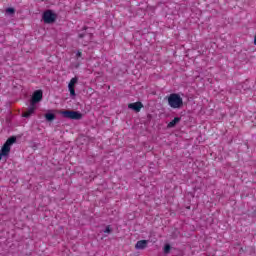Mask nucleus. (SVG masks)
Here are the masks:
<instances>
[{
	"mask_svg": "<svg viewBox=\"0 0 256 256\" xmlns=\"http://www.w3.org/2000/svg\"><path fill=\"white\" fill-rule=\"evenodd\" d=\"M166 99H167L168 105H169V107H171V109L183 108V98L181 97V95H179L177 93H172L169 96H167Z\"/></svg>",
	"mask_w": 256,
	"mask_h": 256,
	"instance_id": "1",
	"label": "nucleus"
},
{
	"mask_svg": "<svg viewBox=\"0 0 256 256\" xmlns=\"http://www.w3.org/2000/svg\"><path fill=\"white\" fill-rule=\"evenodd\" d=\"M17 141V138L15 136H12L7 139V141L4 143L0 150V161L3 159V157H9V153H11V145Z\"/></svg>",
	"mask_w": 256,
	"mask_h": 256,
	"instance_id": "2",
	"label": "nucleus"
},
{
	"mask_svg": "<svg viewBox=\"0 0 256 256\" xmlns=\"http://www.w3.org/2000/svg\"><path fill=\"white\" fill-rule=\"evenodd\" d=\"M64 119H71L72 121H81L83 114L79 111L63 110L59 112Z\"/></svg>",
	"mask_w": 256,
	"mask_h": 256,
	"instance_id": "3",
	"label": "nucleus"
},
{
	"mask_svg": "<svg viewBox=\"0 0 256 256\" xmlns=\"http://www.w3.org/2000/svg\"><path fill=\"white\" fill-rule=\"evenodd\" d=\"M87 27H84L82 32L78 34L79 39H81L80 43L84 46L91 43L93 39V33L87 32Z\"/></svg>",
	"mask_w": 256,
	"mask_h": 256,
	"instance_id": "4",
	"label": "nucleus"
},
{
	"mask_svg": "<svg viewBox=\"0 0 256 256\" xmlns=\"http://www.w3.org/2000/svg\"><path fill=\"white\" fill-rule=\"evenodd\" d=\"M42 19L47 24L55 23L57 21V14L53 13V10H47L43 13Z\"/></svg>",
	"mask_w": 256,
	"mask_h": 256,
	"instance_id": "5",
	"label": "nucleus"
},
{
	"mask_svg": "<svg viewBox=\"0 0 256 256\" xmlns=\"http://www.w3.org/2000/svg\"><path fill=\"white\" fill-rule=\"evenodd\" d=\"M43 100V90H36L33 95L30 103L32 105H35L36 103H39Z\"/></svg>",
	"mask_w": 256,
	"mask_h": 256,
	"instance_id": "6",
	"label": "nucleus"
},
{
	"mask_svg": "<svg viewBox=\"0 0 256 256\" xmlns=\"http://www.w3.org/2000/svg\"><path fill=\"white\" fill-rule=\"evenodd\" d=\"M77 81H79V78L74 77L70 80V82L68 84V89H69L71 97H76L77 96V94L75 93V85H76Z\"/></svg>",
	"mask_w": 256,
	"mask_h": 256,
	"instance_id": "7",
	"label": "nucleus"
},
{
	"mask_svg": "<svg viewBox=\"0 0 256 256\" xmlns=\"http://www.w3.org/2000/svg\"><path fill=\"white\" fill-rule=\"evenodd\" d=\"M128 109H132V111L139 113V111L143 109V103L141 102L130 103L128 104Z\"/></svg>",
	"mask_w": 256,
	"mask_h": 256,
	"instance_id": "8",
	"label": "nucleus"
},
{
	"mask_svg": "<svg viewBox=\"0 0 256 256\" xmlns=\"http://www.w3.org/2000/svg\"><path fill=\"white\" fill-rule=\"evenodd\" d=\"M35 109H36L35 104H32L30 102V106L28 107V110L22 114V117L29 119V117H31L33 113H35Z\"/></svg>",
	"mask_w": 256,
	"mask_h": 256,
	"instance_id": "9",
	"label": "nucleus"
},
{
	"mask_svg": "<svg viewBox=\"0 0 256 256\" xmlns=\"http://www.w3.org/2000/svg\"><path fill=\"white\" fill-rule=\"evenodd\" d=\"M148 243L149 241L147 240H139L135 245V249H138V250L146 249Z\"/></svg>",
	"mask_w": 256,
	"mask_h": 256,
	"instance_id": "10",
	"label": "nucleus"
},
{
	"mask_svg": "<svg viewBox=\"0 0 256 256\" xmlns=\"http://www.w3.org/2000/svg\"><path fill=\"white\" fill-rule=\"evenodd\" d=\"M181 121V117H175L171 122L168 123V128L172 129L173 127H175V125H177V123H179Z\"/></svg>",
	"mask_w": 256,
	"mask_h": 256,
	"instance_id": "11",
	"label": "nucleus"
},
{
	"mask_svg": "<svg viewBox=\"0 0 256 256\" xmlns=\"http://www.w3.org/2000/svg\"><path fill=\"white\" fill-rule=\"evenodd\" d=\"M45 119H46V121L51 123V121H55V114H53V113H46L45 114Z\"/></svg>",
	"mask_w": 256,
	"mask_h": 256,
	"instance_id": "12",
	"label": "nucleus"
},
{
	"mask_svg": "<svg viewBox=\"0 0 256 256\" xmlns=\"http://www.w3.org/2000/svg\"><path fill=\"white\" fill-rule=\"evenodd\" d=\"M170 253H171V245L166 244V245L164 246V254H165V255H169Z\"/></svg>",
	"mask_w": 256,
	"mask_h": 256,
	"instance_id": "13",
	"label": "nucleus"
},
{
	"mask_svg": "<svg viewBox=\"0 0 256 256\" xmlns=\"http://www.w3.org/2000/svg\"><path fill=\"white\" fill-rule=\"evenodd\" d=\"M6 13H8L9 15H15V8H7Z\"/></svg>",
	"mask_w": 256,
	"mask_h": 256,
	"instance_id": "14",
	"label": "nucleus"
},
{
	"mask_svg": "<svg viewBox=\"0 0 256 256\" xmlns=\"http://www.w3.org/2000/svg\"><path fill=\"white\" fill-rule=\"evenodd\" d=\"M111 227L110 226H107L104 230V233H111Z\"/></svg>",
	"mask_w": 256,
	"mask_h": 256,
	"instance_id": "15",
	"label": "nucleus"
},
{
	"mask_svg": "<svg viewBox=\"0 0 256 256\" xmlns=\"http://www.w3.org/2000/svg\"><path fill=\"white\" fill-rule=\"evenodd\" d=\"M83 53H81V51H77L76 53V57H82Z\"/></svg>",
	"mask_w": 256,
	"mask_h": 256,
	"instance_id": "16",
	"label": "nucleus"
},
{
	"mask_svg": "<svg viewBox=\"0 0 256 256\" xmlns=\"http://www.w3.org/2000/svg\"><path fill=\"white\" fill-rule=\"evenodd\" d=\"M254 45H256V36L254 37Z\"/></svg>",
	"mask_w": 256,
	"mask_h": 256,
	"instance_id": "17",
	"label": "nucleus"
}]
</instances>
